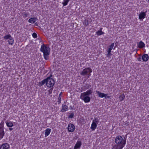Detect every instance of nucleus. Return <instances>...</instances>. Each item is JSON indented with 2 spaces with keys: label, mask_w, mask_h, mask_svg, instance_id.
Here are the masks:
<instances>
[{
  "label": "nucleus",
  "mask_w": 149,
  "mask_h": 149,
  "mask_svg": "<svg viewBox=\"0 0 149 149\" xmlns=\"http://www.w3.org/2000/svg\"><path fill=\"white\" fill-rule=\"evenodd\" d=\"M93 89L92 88H91L85 92L81 93L80 95V98L83 100L85 103L90 102L91 98L89 96L92 94Z\"/></svg>",
  "instance_id": "1"
},
{
  "label": "nucleus",
  "mask_w": 149,
  "mask_h": 149,
  "mask_svg": "<svg viewBox=\"0 0 149 149\" xmlns=\"http://www.w3.org/2000/svg\"><path fill=\"white\" fill-rule=\"evenodd\" d=\"M50 49L47 45L43 44L41 45L40 50L43 53V56L46 60L49 59V55L50 54Z\"/></svg>",
  "instance_id": "2"
},
{
  "label": "nucleus",
  "mask_w": 149,
  "mask_h": 149,
  "mask_svg": "<svg viewBox=\"0 0 149 149\" xmlns=\"http://www.w3.org/2000/svg\"><path fill=\"white\" fill-rule=\"evenodd\" d=\"M92 72V70L90 68H85L83 70L82 72L80 73V74L83 76H87L88 78L91 75V73Z\"/></svg>",
  "instance_id": "3"
},
{
  "label": "nucleus",
  "mask_w": 149,
  "mask_h": 149,
  "mask_svg": "<svg viewBox=\"0 0 149 149\" xmlns=\"http://www.w3.org/2000/svg\"><path fill=\"white\" fill-rule=\"evenodd\" d=\"M52 76V75L51 74L49 77L46 78V85L49 88L52 87L54 84V80L52 78H51Z\"/></svg>",
  "instance_id": "4"
},
{
  "label": "nucleus",
  "mask_w": 149,
  "mask_h": 149,
  "mask_svg": "<svg viewBox=\"0 0 149 149\" xmlns=\"http://www.w3.org/2000/svg\"><path fill=\"white\" fill-rule=\"evenodd\" d=\"M115 142L117 144H123L124 142H125V144L126 143V139H123L122 137L120 135L117 136L115 139Z\"/></svg>",
  "instance_id": "5"
},
{
  "label": "nucleus",
  "mask_w": 149,
  "mask_h": 149,
  "mask_svg": "<svg viewBox=\"0 0 149 149\" xmlns=\"http://www.w3.org/2000/svg\"><path fill=\"white\" fill-rule=\"evenodd\" d=\"M4 122L3 121L0 123V140L2 139L5 134L4 131Z\"/></svg>",
  "instance_id": "6"
},
{
  "label": "nucleus",
  "mask_w": 149,
  "mask_h": 149,
  "mask_svg": "<svg viewBox=\"0 0 149 149\" xmlns=\"http://www.w3.org/2000/svg\"><path fill=\"white\" fill-rule=\"evenodd\" d=\"M75 129V126L73 124L70 123L68 124V129L69 132H72L74 131Z\"/></svg>",
  "instance_id": "7"
},
{
  "label": "nucleus",
  "mask_w": 149,
  "mask_h": 149,
  "mask_svg": "<svg viewBox=\"0 0 149 149\" xmlns=\"http://www.w3.org/2000/svg\"><path fill=\"white\" fill-rule=\"evenodd\" d=\"M97 94L98 95V97H100L103 98L104 97L105 98H109V96H107V95L108 94H104L103 93H101L99 91H96Z\"/></svg>",
  "instance_id": "8"
},
{
  "label": "nucleus",
  "mask_w": 149,
  "mask_h": 149,
  "mask_svg": "<svg viewBox=\"0 0 149 149\" xmlns=\"http://www.w3.org/2000/svg\"><path fill=\"white\" fill-rule=\"evenodd\" d=\"M125 145V142H124L123 144H116L113 146L112 149H122Z\"/></svg>",
  "instance_id": "9"
},
{
  "label": "nucleus",
  "mask_w": 149,
  "mask_h": 149,
  "mask_svg": "<svg viewBox=\"0 0 149 149\" xmlns=\"http://www.w3.org/2000/svg\"><path fill=\"white\" fill-rule=\"evenodd\" d=\"M146 15V14L145 12H141L139 15V18L140 20L143 21V20L145 18Z\"/></svg>",
  "instance_id": "10"
},
{
  "label": "nucleus",
  "mask_w": 149,
  "mask_h": 149,
  "mask_svg": "<svg viewBox=\"0 0 149 149\" xmlns=\"http://www.w3.org/2000/svg\"><path fill=\"white\" fill-rule=\"evenodd\" d=\"M9 148L10 146L7 143H3L0 146V149H8Z\"/></svg>",
  "instance_id": "11"
},
{
  "label": "nucleus",
  "mask_w": 149,
  "mask_h": 149,
  "mask_svg": "<svg viewBox=\"0 0 149 149\" xmlns=\"http://www.w3.org/2000/svg\"><path fill=\"white\" fill-rule=\"evenodd\" d=\"M81 145V141H77L74 147V149L80 148Z\"/></svg>",
  "instance_id": "12"
},
{
  "label": "nucleus",
  "mask_w": 149,
  "mask_h": 149,
  "mask_svg": "<svg viewBox=\"0 0 149 149\" xmlns=\"http://www.w3.org/2000/svg\"><path fill=\"white\" fill-rule=\"evenodd\" d=\"M143 61L144 62L147 61L149 59V56L147 54H143L141 57Z\"/></svg>",
  "instance_id": "13"
},
{
  "label": "nucleus",
  "mask_w": 149,
  "mask_h": 149,
  "mask_svg": "<svg viewBox=\"0 0 149 149\" xmlns=\"http://www.w3.org/2000/svg\"><path fill=\"white\" fill-rule=\"evenodd\" d=\"M62 109H61V111L64 112L67 111L68 110V107L65 104L62 105Z\"/></svg>",
  "instance_id": "14"
},
{
  "label": "nucleus",
  "mask_w": 149,
  "mask_h": 149,
  "mask_svg": "<svg viewBox=\"0 0 149 149\" xmlns=\"http://www.w3.org/2000/svg\"><path fill=\"white\" fill-rule=\"evenodd\" d=\"M51 130L49 128H47L45 130V136L47 137L48 136L51 132Z\"/></svg>",
  "instance_id": "15"
},
{
  "label": "nucleus",
  "mask_w": 149,
  "mask_h": 149,
  "mask_svg": "<svg viewBox=\"0 0 149 149\" xmlns=\"http://www.w3.org/2000/svg\"><path fill=\"white\" fill-rule=\"evenodd\" d=\"M36 19V17H31L29 20L28 22L30 23H33L35 22Z\"/></svg>",
  "instance_id": "16"
},
{
  "label": "nucleus",
  "mask_w": 149,
  "mask_h": 149,
  "mask_svg": "<svg viewBox=\"0 0 149 149\" xmlns=\"http://www.w3.org/2000/svg\"><path fill=\"white\" fill-rule=\"evenodd\" d=\"M145 44L144 42H143L141 41H140L139 43L138 44V47L140 48H142L145 47Z\"/></svg>",
  "instance_id": "17"
},
{
  "label": "nucleus",
  "mask_w": 149,
  "mask_h": 149,
  "mask_svg": "<svg viewBox=\"0 0 149 149\" xmlns=\"http://www.w3.org/2000/svg\"><path fill=\"white\" fill-rule=\"evenodd\" d=\"M97 126V125L96 123H95L94 122H92L91 127V129L93 130H94L96 128Z\"/></svg>",
  "instance_id": "18"
},
{
  "label": "nucleus",
  "mask_w": 149,
  "mask_h": 149,
  "mask_svg": "<svg viewBox=\"0 0 149 149\" xmlns=\"http://www.w3.org/2000/svg\"><path fill=\"white\" fill-rule=\"evenodd\" d=\"M114 45V43H112L111 45L108 46V50L107 51L111 52V50L113 49Z\"/></svg>",
  "instance_id": "19"
},
{
  "label": "nucleus",
  "mask_w": 149,
  "mask_h": 149,
  "mask_svg": "<svg viewBox=\"0 0 149 149\" xmlns=\"http://www.w3.org/2000/svg\"><path fill=\"white\" fill-rule=\"evenodd\" d=\"M46 79L43 80L42 81H41L39 82V86H41L43 85H44L45 84H46Z\"/></svg>",
  "instance_id": "20"
},
{
  "label": "nucleus",
  "mask_w": 149,
  "mask_h": 149,
  "mask_svg": "<svg viewBox=\"0 0 149 149\" xmlns=\"http://www.w3.org/2000/svg\"><path fill=\"white\" fill-rule=\"evenodd\" d=\"M8 43L10 45H13L14 43L13 38L11 37L8 41Z\"/></svg>",
  "instance_id": "21"
},
{
  "label": "nucleus",
  "mask_w": 149,
  "mask_h": 149,
  "mask_svg": "<svg viewBox=\"0 0 149 149\" xmlns=\"http://www.w3.org/2000/svg\"><path fill=\"white\" fill-rule=\"evenodd\" d=\"M6 123L7 126L8 127H11L13 126V124L12 122H8L6 121Z\"/></svg>",
  "instance_id": "22"
},
{
  "label": "nucleus",
  "mask_w": 149,
  "mask_h": 149,
  "mask_svg": "<svg viewBox=\"0 0 149 149\" xmlns=\"http://www.w3.org/2000/svg\"><path fill=\"white\" fill-rule=\"evenodd\" d=\"M91 87V85L88 84H86L84 86V88L86 90L89 89Z\"/></svg>",
  "instance_id": "23"
},
{
  "label": "nucleus",
  "mask_w": 149,
  "mask_h": 149,
  "mask_svg": "<svg viewBox=\"0 0 149 149\" xmlns=\"http://www.w3.org/2000/svg\"><path fill=\"white\" fill-rule=\"evenodd\" d=\"M125 97V95L123 93L122 94H121L119 96V98L120 100V101H122L124 99Z\"/></svg>",
  "instance_id": "24"
},
{
  "label": "nucleus",
  "mask_w": 149,
  "mask_h": 149,
  "mask_svg": "<svg viewBox=\"0 0 149 149\" xmlns=\"http://www.w3.org/2000/svg\"><path fill=\"white\" fill-rule=\"evenodd\" d=\"M29 13L28 12H23L22 13V15L24 18H25L29 16Z\"/></svg>",
  "instance_id": "25"
},
{
  "label": "nucleus",
  "mask_w": 149,
  "mask_h": 149,
  "mask_svg": "<svg viewBox=\"0 0 149 149\" xmlns=\"http://www.w3.org/2000/svg\"><path fill=\"white\" fill-rule=\"evenodd\" d=\"M62 92H61L59 95L58 98V104H59L61 103V95L62 94Z\"/></svg>",
  "instance_id": "26"
},
{
  "label": "nucleus",
  "mask_w": 149,
  "mask_h": 149,
  "mask_svg": "<svg viewBox=\"0 0 149 149\" xmlns=\"http://www.w3.org/2000/svg\"><path fill=\"white\" fill-rule=\"evenodd\" d=\"M12 36L10 35V34H8V35L5 36L3 38L4 40H6L9 39Z\"/></svg>",
  "instance_id": "27"
},
{
  "label": "nucleus",
  "mask_w": 149,
  "mask_h": 149,
  "mask_svg": "<svg viewBox=\"0 0 149 149\" xmlns=\"http://www.w3.org/2000/svg\"><path fill=\"white\" fill-rule=\"evenodd\" d=\"M70 0H63V2L62 3V4L63 6L67 5Z\"/></svg>",
  "instance_id": "28"
},
{
  "label": "nucleus",
  "mask_w": 149,
  "mask_h": 149,
  "mask_svg": "<svg viewBox=\"0 0 149 149\" xmlns=\"http://www.w3.org/2000/svg\"><path fill=\"white\" fill-rule=\"evenodd\" d=\"M96 33L98 36H100L101 35L104 34V33L102 31H98L96 32Z\"/></svg>",
  "instance_id": "29"
},
{
  "label": "nucleus",
  "mask_w": 149,
  "mask_h": 149,
  "mask_svg": "<svg viewBox=\"0 0 149 149\" xmlns=\"http://www.w3.org/2000/svg\"><path fill=\"white\" fill-rule=\"evenodd\" d=\"M84 24L86 26L88 25L89 24L88 20L86 19H85L84 22Z\"/></svg>",
  "instance_id": "30"
},
{
  "label": "nucleus",
  "mask_w": 149,
  "mask_h": 149,
  "mask_svg": "<svg viewBox=\"0 0 149 149\" xmlns=\"http://www.w3.org/2000/svg\"><path fill=\"white\" fill-rule=\"evenodd\" d=\"M74 115V113L73 112L71 113L68 117V118H72Z\"/></svg>",
  "instance_id": "31"
},
{
  "label": "nucleus",
  "mask_w": 149,
  "mask_h": 149,
  "mask_svg": "<svg viewBox=\"0 0 149 149\" xmlns=\"http://www.w3.org/2000/svg\"><path fill=\"white\" fill-rule=\"evenodd\" d=\"M108 53L107 54V57H109L110 56H111L112 55V54L111 53V52H109L107 51Z\"/></svg>",
  "instance_id": "32"
},
{
  "label": "nucleus",
  "mask_w": 149,
  "mask_h": 149,
  "mask_svg": "<svg viewBox=\"0 0 149 149\" xmlns=\"http://www.w3.org/2000/svg\"><path fill=\"white\" fill-rule=\"evenodd\" d=\"M33 37L35 38H37V35L36 33H33L32 35Z\"/></svg>",
  "instance_id": "33"
},
{
  "label": "nucleus",
  "mask_w": 149,
  "mask_h": 149,
  "mask_svg": "<svg viewBox=\"0 0 149 149\" xmlns=\"http://www.w3.org/2000/svg\"><path fill=\"white\" fill-rule=\"evenodd\" d=\"M98 122L99 121L98 120H97L96 119H95L93 120L92 122H94L95 123H96L97 125V124H98Z\"/></svg>",
  "instance_id": "34"
},
{
  "label": "nucleus",
  "mask_w": 149,
  "mask_h": 149,
  "mask_svg": "<svg viewBox=\"0 0 149 149\" xmlns=\"http://www.w3.org/2000/svg\"><path fill=\"white\" fill-rule=\"evenodd\" d=\"M53 90V88H50L49 91H48V92L49 93V94H51V93H52V91Z\"/></svg>",
  "instance_id": "35"
},
{
  "label": "nucleus",
  "mask_w": 149,
  "mask_h": 149,
  "mask_svg": "<svg viewBox=\"0 0 149 149\" xmlns=\"http://www.w3.org/2000/svg\"><path fill=\"white\" fill-rule=\"evenodd\" d=\"M141 57H140L138 58V60L139 61H141Z\"/></svg>",
  "instance_id": "36"
},
{
  "label": "nucleus",
  "mask_w": 149,
  "mask_h": 149,
  "mask_svg": "<svg viewBox=\"0 0 149 149\" xmlns=\"http://www.w3.org/2000/svg\"><path fill=\"white\" fill-rule=\"evenodd\" d=\"M13 128H9V130H10V131H11L12 130H13Z\"/></svg>",
  "instance_id": "37"
},
{
  "label": "nucleus",
  "mask_w": 149,
  "mask_h": 149,
  "mask_svg": "<svg viewBox=\"0 0 149 149\" xmlns=\"http://www.w3.org/2000/svg\"><path fill=\"white\" fill-rule=\"evenodd\" d=\"M102 28H101L100 29L99 31H102Z\"/></svg>",
  "instance_id": "38"
},
{
  "label": "nucleus",
  "mask_w": 149,
  "mask_h": 149,
  "mask_svg": "<svg viewBox=\"0 0 149 149\" xmlns=\"http://www.w3.org/2000/svg\"><path fill=\"white\" fill-rule=\"evenodd\" d=\"M115 47H116L115 46V47H114V48H113V49H115Z\"/></svg>",
  "instance_id": "39"
}]
</instances>
